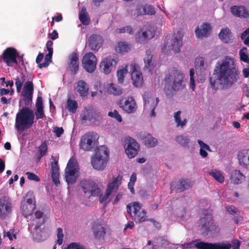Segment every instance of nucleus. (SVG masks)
<instances>
[{"label": "nucleus", "mask_w": 249, "mask_h": 249, "mask_svg": "<svg viewBox=\"0 0 249 249\" xmlns=\"http://www.w3.org/2000/svg\"><path fill=\"white\" fill-rule=\"evenodd\" d=\"M209 174L219 183H223L224 182V177L220 171L216 170H212L209 172Z\"/></svg>", "instance_id": "nucleus-40"}, {"label": "nucleus", "mask_w": 249, "mask_h": 249, "mask_svg": "<svg viewBox=\"0 0 249 249\" xmlns=\"http://www.w3.org/2000/svg\"><path fill=\"white\" fill-rule=\"evenodd\" d=\"M231 180L234 184H240L245 179V176L238 170L232 171L231 174Z\"/></svg>", "instance_id": "nucleus-31"}, {"label": "nucleus", "mask_w": 249, "mask_h": 249, "mask_svg": "<svg viewBox=\"0 0 249 249\" xmlns=\"http://www.w3.org/2000/svg\"><path fill=\"white\" fill-rule=\"evenodd\" d=\"M80 187L85 195L88 197L98 196L101 193L98 184L90 179H83L80 182Z\"/></svg>", "instance_id": "nucleus-9"}, {"label": "nucleus", "mask_w": 249, "mask_h": 249, "mask_svg": "<svg viewBox=\"0 0 249 249\" xmlns=\"http://www.w3.org/2000/svg\"><path fill=\"white\" fill-rule=\"evenodd\" d=\"M34 114L36 120L43 119L45 116L43 109H36Z\"/></svg>", "instance_id": "nucleus-55"}, {"label": "nucleus", "mask_w": 249, "mask_h": 249, "mask_svg": "<svg viewBox=\"0 0 249 249\" xmlns=\"http://www.w3.org/2000/svg\"><path fill=\"white\" fill-rule=\"evenodd\" d=\"M231 34V30L229 28H226L221 30L219 34V37L223 42L228 43L230 41Z\"/></svg>", "instance_id": "nucleus-36"}, {"label": "nucleus", "mask_w": 249, "mask_h": 249, "mask_svg": "<svg viewBox=\"0 0 249 249\" xmlns=\"http://www.w3.org/2000/svg\"><path fill=\"white\" fill-rule=\"evenodd\" d=\"M180 111H178L174 114V118L176 123H177V126H181L183 127L184 126L186 125L187 123V120L186 119H183V120H181L180 118Z\"/></svg>", "instance_id": "nucleus-42"}, {"label": "nucleus", "mask_w": 249, "mask_h": 249, "mask_svg": "<svg viewBox=\"0 0 249 249\" xmlns=\"http://www.w3.org/2000/svg\"><path fill=\"white\" fill-rule=\"evenodd\" d=\"M53 54V52H48V53L46 54L45 57V62L38 65V67L40 69L46 68L49 66L50 63L52 62Z\"/></svg>", "instance_id": "nucleus-47"}, {"label": "nucleus", "mask_w": 249, "mask_h": 249, "mask_svg": "<svg viewBox=\"0 0 249 249\" xmlns=\"http://www.w3.org/2000/svg\"><path fill=\"white\" fill-rule=\"evenodd\" d=\"M26 175L27 176L28 179L30 180H34L37 182H38L40 180L39 177L34 173L27 172L26 173Z\"/></svg>", "instance_id": "nucleus-56"}, {"label": "nucleus", "mask_w": 249, "mask_h": 249, "mask_svg": "<svg viewBox=\"0 0 249 249\" xmlns=\"http://www.w3.org/2000/svg\"><path fill=\"white\" fill-rule=\"evenodd\" d=\"M34 85L32 82H25L21 95L25 107L19 110L16 114L15 128L18 131H23L31 127L34 122L35 114L30 108L32 102Z\"/></svg>", "instance_id": "nucleus-2"}, {"label": "nucleus", "mask_w": 249, "mask_h": 249, "mask_svg": "<svg viewBox=\"0 0 249 249\" xmlns=\"http://www.w3.org/2000/svg\"><path fill=\"white\" fill-rule=\"evenodd\" d=\"M211 28L209 24L204 23H203L201 28L197 27L195 30L196 36L198 38L207 37L210 34Z\"/></svg>", "instance_id": "nucleus-28"}, {"label": "nucleus", "mask_w": 249, "mask_h": 249, "mask_svg": "<svg viewBox=\"0 0 249 249\" xmlns=\"http://www.w3.org/2000/svg\"><path fill=\"white\" fill-rule=\"evenodd\" d=\"M77 91L82 97H86L89 92V87L88 84L83 80H79L77 82L75 88Z\"/></svg>", "instance_id": "nucleus-30"}, {"label": "nucleus", "mask_w": 249, "mask_h": 249, "mask_svg": "<svg viewBox=\"0 0 249 249\" xmlns=\"http://www.w3.org/2000/svg\"><path fill=\"white\" fill-rule=\"evenodd\" d=\"M127 66H125L117 71V75L118 81L119 83H122L124 82V75L127 72Z\"/></svg>", "instance_id": "nucleus-43"}, {"label": "nucleus", "mask_w": 249, "mask_h": 249, "mask_svg": "<svg viewBox=\"0 0 249 249\" xmlns=\"http://www.w3.org/2000/svg\"><path fill=\"white\" fill-rule=\"evenodd\" d=\"M176 140L177 142L183 146H187L189 142V140L187 137L183 136H177Z\"/></svg>", "instance_id": "nucleus-49"}, {"label": "nucleus", "mask_w": 249, "mask_h": 249, "mask_svg": "<svg viewBox=\"0 0 249 249\" xmlns=\"http://www.w3.org/2000/svg\"><path fill=\"white\" fill-rule=\"evenodd\" d=\"M248 156V150L244 149L238 152L237 157L239 164L242 166H247L246 161Z\"/></svg>", "instance_id": "nucleus-37"}, {"label": "nucleus", "mask_w": 249, "mask_h": 249, "mask_svg": "<svg viewBox=\"0 0 249 249\" xmlns=\"http://www.w3.org/2000/svg\"><path fill=\"white\" fill-rule=\"evenodd\" d=\"M109 157L108 148L102 145L95 150L94 156L91 160V163L96 170H102L106 166Z\"/></svg>", "instance_id": "nucleus-4"}, {"label": "nucleus", "mask_w": 249, "mask_h": 249, "mask_svg": "<svg viewBox=\"0 0 249 249\" xmlns=\"http://www.w3.org/2000/svg\"><path fill=\"white\" fill-rule=\"evenodd\" d=\"M54 132L55 133V135L59 137L63 133L64 129L62 127H55L54 128Z\"/></svg>", "instance_id": "nucleus-59"}, {"label": "nucleus", "mask_w": 249, "mask_h": 249, "mask_svg": "<svg viewBox=\"0 0 249 249\" xmlns=\"http://www.w3.org/2000/svg\"><path fill=\"white\" fill-rule=\"evenodd\" d=\"M80 117L82 120L88 121L90 124L96 125H99L102 121L101 113L92 106L86 107Z\"/></svg>", "instance_id": "nucleus-7"}, {"label": "nucleus", "mask_w": 249, "mask_h": 249, "mask_svg": "<svg viewBox=\"0 0 249 249\" xmlns=\"http://www.w3.org/2000/svg\"><path fill=\"white\" fill-rule=\"evenodd\" d=\"M12 203L10 198L7 196L0 198V217L5 218L11 213Z\"/></svg>", "instance_id": "nucleus-16"}, {"label": "nucleus", "mask_w": 249, "mask_h": 249, "mask_svg": "<svg viewBox=\"0 0 249 249\" xmlns=\"http://www.w3.org/2000/svg\"><path fill=\"white\" fill-rule=\"evenodd\" d=\"M117 60L112 56L106 57L100 64V68L102 71L106 74H109L112 69L115 67Z\"/></svg>", "instance_id": "nucleus-18"}, {"label": "nucleus", "mask_w": 249, "mask_h": 249, "mask_svg": "<svg viewBox=\"0 0 249 249\" xmlns=\"http://www.w3.org/2000/svg\"><path fill=\"white\" fill-rule=\"evenodd\" d=\"M244 50H247V48L244 47L242 49L239 51V55L240 60L247 63H249V57L248 54H247L244 52Z\"/></svg>", "instance_id": "nucleus-50"}, {"label": "nucleus", "mask_w": 249, "mask_h": 249, "mask_svg": "<svg viewBox=\"0 0 249 249\" xmlns=\"http://www.w3.org/2000/svg\"><path fill=\"white\" fill-rule=\"evenodd\" d=\"M15 85L17 88V91L19 93L21 91L23 84L25 81V76L21 73L20 77H18L15 79Z\"/></svg>", "instance_id": "nucleus-44"}, {"label": "nucleus", "mask_w": 249, "mask_h": 249, "mask_svg": "<svg viewBox=\"0 0 249 249\" xmlns=\"http://www.w3.org/2000/svg\"><path fill=\"white\" fill-rule=\"evenodd\" d=\"M155 36V29L150 25H147L141 29L135 35V39L138 43L146 42Z\"/></svg>", "instance_id": "nucleus-10"}, {"label": "nucleus", "mask_w": 249, "mask_h": 249, "mask_svg": "<svg viewBox=\"0 0 249 249\" xmlns=\"http://www.w3.org/2000/svg\"><path fill=\"white\" fill-rule=\"evenodd\" d=\"M48 146L46 142H43L41 143V145L38 147L39 155L37 157V160H40V159L47 153Z\"/></svg>", "instance_id": "nucleus-45"}, {"label": "nucleus", "mask_w": 249, "mask_h": 249, "mask_svg": "<svg viewBox=\"0 0 249 249\" xmlns=\"http://www.w3.org/2000/svg\"><path fill=\"white\" fill-rule=\"evenodd\" d=\"M53 161L51 162V174L53 182L57 186L59 183V172L58 165V161L55 160L53 156H52Z\"/></svg>", "instance_id": "nucleus-24"}, {"label": "nucleus", "mask_w": 249, "mask_h": 249, "mask_svg": "<svg viewBox=\"0 0 249 249\" xmlns=\"http://www.w3.org/2000/svg\"><path fill=\"white\" fill-rule=\"evenodd\" d=\"M231 13L237 17L247 18L249 13L247 10L243 6L234 5L231 8Z\"/></svg>", "instance_id": "nucleus-27"}, {"label": "nucleus", "mask_w": 249, "mask_h": 249, "mask_svg": "<svg viewBox=\"0 0 249 249\" xmlns=\"http://www.w3.org/2000/svg\"><path fill=\"white\" fill-rule=\"evenodd\" d=\"M53 42L52 40H48L46 44L48 52H53Z\"/></svg>", "instance_id": "nucleus-63"}, {"label": "nucleus", "mask_w": 249, "mask_h": 249, "mask_svg": "<svg viewBox=\"0 0 249 249\" xmlns=\"http://www.w3.org/2000/svg\"><path fill=\"white\" fill-rule=\"evenodd\" d=\"M232 245H231V247H232V249H239V248H240V241H238V240H235V241H234L233 242H232ZM231 248H230L231 249Z\"/></svg>", "instance_id": "nucleus-64"}, {"label": "nucleus", "mask_w": 249, "mask_h": 249, "mask_svg": "<svg viewBox=\"0 0 249 249\" xmlns=\"http://www.w3.org/2000/svg\"><path fill=\"white\" fill-rule=\"evenodd\" d=\"M36 109H43L42 98L41 96H38L36 103Z\"/></svg>", "instance_id": "nucleus-58"}, {"label": "nucleus", "mask_w": 249, "mask_h": 249, "mask_svg": "<svg viewBox=\"0 0 249 249\" xmlns=\"http://www.w3.org/2000/svg\"><path fill=\"white\" fill-rule=\"evenodd\" d=\"M97 137V134L94 132H89L83 135L80 140L79 146L80 148L85 151L91 150L93 141Z\"/></svg>", "instance_id": "nucleus-15"}, {"label": "nucleus", "mask_w": 249, "mask_h": 249, "mask_svg": "<svg viewBox=\"0 0 249 249\" xmlns=\"http://www.w3.org/2000/svg\"><path fill=\"white\" fill-rule=\"evenodd\" d=\"M82 64L83 68L87 72L92 73L96 68V57L91 52L87 53L82 58Z\"/></svg>", "instance_id": "nucleus-12"}, {"label": "nucleus", "mask_w": 249, "mask_h": 249, "mask_svg": "<svg viewBox=\"0 0 249 249\" xmlns=\"http://www.w3.org/2000/svg\"><path fill=\"white\" fill-rule=\"evenodd\" d=\"M197 142L200 145V148L199 150L200 155L203 157L205 158L208 156V153L206 152V150H208L211 151L210 148L209 146L204 142H203L202 141L198 140Z\"/></svg>", "instance_id": "nucleus-39"}, {"label": "nucleus", "mask_w": 249, "mask_h": 249, "mask_svg": "<svg viewBox=\"0 0 249 249\" xmlns=\"http://www.w3.org/2000/svg\"><path fill=\"white\" fill-rule=\"evenodd\" d=\"M23 203L28 204L30 205H32L33 206H36L35 199L34 196L28 198L26 200V201L23 202Z\"/></svg>", "instance_id": "nucleus-61"}, {"label": "nucleus", "mask_w": 249, "mask_h": 249, "mask_svg": "<svg viewBox=\"0 0 249 249\" xmlns=\"http://www.w3.org/2000/svg\"><path fill=\"white\" fill-rule=\"evenodd\" d=\"M193 185V182L188 179H180L179 184H178L176 191L177 192H182L189 188L191 187Z\"/></svg>", "instance_id": "nucleus-33"}, {"label": "nucleus", "mask_w": 249, "mask_h": 249, "mask_svg": "<svg viewBox=\"0 0 249 249\" xmlns=\"http://www.w3.org/2000/svg\"><path fill=\"white\" fill-rule=\"evenodd\" d=\"M184 249H192L195 247L196 249H230L231 245L230 243L225 244L224 243H211L199 241L196 239L189 243L182 244Z\"/></svg>", "instance_id": "nucleus-5"}, {"label": "nucleus", "mask_w": 249, "mask_h": 249, "mask_svg": "<svg viewBox=\"0 0 249 249\" xmlns=\"http://www.w3.org/2000/svg\"><path fill=\"white\" fill-rule=\"evenodd\" d=\"M117 32L120 34L126 32L130 35L133 33V28L131 26H126L125 27L118 29L117 30Z\"/></svg>", "instance_id": "nucleus-52"}, {"label": "nucleus", "mask_w": 249, "mask_h": 249, "mask_svg": "<svg viewBox=\"0 0 249 249\" xmlns=\"http://www.w3.org/2000/svg\"><path fill=\"white\" fill-rule=\"evenodd\" d=\"M239 74L233 60L226 57L216 63L213 71L215 79L210 78L211 87L215 89H227L237 82Z\"/></svg>", "instance_id": "nucleus-1"}, {"label": "nucleus", "mask_w": 249, "mask_h": 249, "mask_svg": "<svg viewBox=\"0 0 249 249\" xmlns=\"http://www.w3.org/2000/svg\"><path fill=\"white\" fill-rule=\"evenodd\" d=\"M136 12L138 16L144 15H154L156 13L154 7L150 5L138 7L136 9Z\"/></svg>", "instance_id": "nucleus-29"}, {"label": "nucleus", "mask_w": 249, "mask_h": 249, "mask_svg": "<svg viewBox=\"0 0 249 249\" xmlns=\"http://www.w3.org/2000/svg\"><path fill=\"white\" fill-rule=\"evenodd\" d=\"M122 179L123 176L118 175L112 181L108 184L106 190L107 192V194H109L110 195L112 194L114 195L116 193L120 185L121 184Z\"/></svg>", "instance_id": "nucleus-26"}, {"label": "nucleus", "mask_w": 249, "mask_h": 249, "mask_svg": "<svg viewBox=\"0 0 249 249\" xmlns=\"http://www.w3.org/2000/svg\"><path fill=\"white\" fill-rule=\"evenodd\" d=\"M18 55V53L16 49L9 47L3 51L2 55L0 56V60L2 59L8 66L12 67L14 66V64H18L17 60Z\"/></svg>", "instance_id": "nucleus-11"}, {"label": "nucleus", "mask_w": 249, "mask_h": 249, "mask_svg": "<svg viewBox=\"0 0 249 249\" xmlns=\"http://www.w3.org/2000/svg\"><path fill=\"white\" fill-rule=\"evenodd\" d=\"M64 235L63 233V230L61 228H58L57 229V239L56 241V244L59 245H62L63 241Z\"/></svg>", "instance_id": "nucleus-51"}, {"label": "nucleus", "mask_w": 249, "mask_h": 249, "mask_svg": "<svg viewBox=\"0 0 249 249\" xmlns=\"http://www.w3.org/2000/svg\"><path fill=\"white\" fill-rule=\"evenodd\" d=\"M99 196H100L99 197L100 202L102 203L104 201H106L107 199V198H108V197L110 196V195L109 194H107V192L106 191V193L104 195L100 194Z\"/></svg>", "instance_id": "nucleus-60"}, {"label": "nucleus", "mask_w": 249, "mask_h": 249, "mask_svg": "<svg viewBox=\"0 0 249 249\" xmlns=\"http://www.w3.org/2000/svg\"><path fill=\"white\" fill-rule=\"evenodd\" d=\"M103 37L99 35L93 34L88 39V45L93 51H98L103 43Z\"/></svg>", "instance_id": "nucleus-20"}, {"label": "nucleus", "mask_w": 249, "mask_h": 249, "mask_svg": "<svg viewBox=\"0 0 249 249\" xmlns=\"http://www.w3.org/2000/svg\"><path fill=\"white\" fill-rule=\"evenodd\" d=\"M92 230L94 237L98 239H104L106 233L105 227L98 222L93 223Z\"/></svg>", "instance_id": "nucleus-25"}, {"label": "nucleus", "mask_w": 249, "mask_h": 249, "mask_svg": "<svg viewBox=\"0 0 249 249\" xmlns=\"http://www.w3.org/2000/svg\"><path fill=\"white\" fill-rule=\"evenodd\" d=\"M199 224L201 226V230L203 233H208L212 231L214 227L213 219L211 214H205L199 220Z\"/></svg>", "instance_id": "nucleus-17"}, {"label": "nucleus", "mask_w": 249, "mask_h": 249, "mask_svg": "<svg viewBox=\"0 0 249 249\" xmlns=\"http://www.w3.org/2000/svg\"><path fill=\"white\" fill-rule=\"evenodd\" d=\"M153 55L151 53L150 50H148L146 51V54L144 58H143L144 62V69H146L149 71H151L152 67L153 65L152 63Z\"/></svg>", "instance_id": "nucleus-34"}, {"label": "nucleus", "mask_w": 249, "mask_h": 249, "mask_svg": "<svg viewBox=\"0 0 249 249\" xmlns=\"http://www.w3.org/2000/svg\"><path fill=\"white\" fill-rule=\"evenodd\" d=\"M108 90L109 92L115 95H119L122 93V89L120 88L116 87L115 85L113 83L109 84Z\"/></svg>", "instance_id": "nucleus-48"}, {"label": "nucleus", "mask_w": 249, "mask_h": 249, "mask_svg": "<svg viewBox=\"0 0 249 249\" xmlns=\"http://www.w3.org/2000/svg\"><path fill=\"white\" fill-rule=\"evenodd\" d=\"M142 205L138 202L133 203V212H131L132 206L129 204L126 206L127 213L131 216L132 219L137 223H140L146 220V212L142 209Z\"/></svg>", "instance_id": "nucleus-8"}, {"label": "nucleus", "mask_w": 249, "mask_h": 249, "mask_svg": "<svg viewBox=\"0 0 249 249\" xmlns=\"http://www.w3.org/2000/svg\"><path fill=\"white\" fill-rule=\"evenodd\" d=\"M117 47V50L121 53L128 52L131 48L129 44L123 42H119Z\"/></svg>", "instance_id": "nucleus-46"}, {"label": "nucleus", "mask_w": 249, "mask_h": 249, "mask_svg": "<svg viewBox=\"0 0 249 249\" xmlns=\"http://www.w3.org/2000/svg\"><path fill=\"white\" fill-rule=\"evenodd\" d=\"M48 37L52 40L58 38V34L56 30H53L52 33L48 34Z\"/></svg>", "instance_id": "nucleus-62"}, {"label": "nucleus", "mask_w": 249, "mask_h": 249, "mask_svg": "<svg viewBox=\"0 0 249 249\" xmlns=\"http://www.w3.org/2000/svg\"><path fill=\"white\" fill-rule=\"evenodd\" d=\"M118 105L123 110L129 114L135 112L137 109L136 101L132 96L122 98Z\"/></svg>", "instance_id": "nucleus-14"}, {"label": "nucleus", "mask_w": 249, "mask_h": 249, "mask_svg": "<svg viewBox=\"0 0 249 249\" xmlns=\"http://www.w3.org/2000/svg\"><path fill=\"white\" fill-rule=\"evenodd\" d=\"M79 18L80 22L83 25H87L89 24L90 18L87 14V10L85 7H82L79 15Z\"/></svg>", "instance_id": "nucleus-38"}, {"label": "nucleus", "mask_w": 249, "mask_h": 249, "mask_svg": "<svg viewBox=\"0 0 249 249\" xmlns=\"http://www.w3.org/2000/svg\"><path fill=\"white\" fill-rule=\"evenodd\" d=\"M164 90L166 94L169 90V87L174 91L182 90L185 86L184 74L177 68H173L164 78Z\"/></svg>", "instance_id": "nucleus-3"}, {"label": "nucleus", "mask_w": 249, "mask_h": 249, "mask_svg": "<svg viewBox=\"0 0 249 249\" xmlns=\"http://www.w3.org/2000/svg\"><path fill=\"white\" fill-rule=\"evenodd\" d=\"M131 70H132L131 79L133 85L136 87L141 86L143 83V77L142 72L137 69L135 65H131Z\"/></svg>", "instance_id": "nucleus-21"}, {"label": "nucleus", "mask_w": 249, "mask_h": 249, "mask_svg": "<svg viewBox=\"0 0 249 249\" xmlns=\"http://www.w3.org/2000/svg\"><path fill=\"white\" fill-rule=\"evenodd\" d=\"M70 62L68 64V68L75 75L79 69V55L77 53L73 52L69 56Z\"/></svg>", "instance_id": "nucleus-22"}, {"label": "nucleus", "mask_w": 249, "mask_h": 249, "mask_svg": "<svg viewBox=\"0 0 249 249\" xmlns=\"http://www.w3.org/2000/svg\"><path fill=\"white\" fill-rule=\"evenodd\" d=\"M78 107L77 103L75 100L68 99L67 101L68 110L73 113H75Z\"/></svg>", "instance_id": "nucleus-41"}, {"label": "nucleus", "mask_w": 249, "mask_h": 249, "mask_svg": "<svg viewBox=\"0 0 249 249\" xmlns=\"http://www.w3.org/2000/svg\"><path fill=\"white\" fill-rule=\"evenodd\" d=\"M195 66L197 77H199L200 80H204L206 64L205 63L204 59L201 57H197L195 61Z\"/></svg>", "instance_id": "nucleus-19"}, {"label": "nucleus", "mask_w": 249, "mask_h": 249, "mask_svg": "<svg viewBox=\"0 0 249 249\" xmlns=\"http://www.w3.org/2000/svg\"><path fill=\"white\" fill-rule=\"evenodd\" d=\"M108 116L116 119L119 122H121L122 121L121 116L119 114L116 110H114L113 112L109 111L108 113Z\"/></svg>", "instance_id": "nucleus-53"}, {"label": "nucleus", "mask_w": 249, "mask_h": 249, "mask_svg": "<svg viewBox=\"0 0 249 249\" xmlns=\"http://www.w3.org/2000/svg\"><path fill=\"white\" fill-rule=\"evenodd\" d=\"M142 141L144 145L149 147H155L158 143L157 140L150 134H147L144 135L143 137Z\"/></svg>", "instance_id": "nucleus-32"}, {"label": "nucleus", "mask_w": 249, "mask_h": 249, "mask_svg": "<svg viewBox=\"0 0 249 249\" xmlns=\"http://www.w3.org/2000/svg\"><path fill=\"white\" fill-rule=\"evenodd\" d=\"M20 209L24 216L27 217L33 214L36 209V206L22 202Z\"/></svg>", "instance_id": "nucleus-35"}, {"label": "nucleus", "mask_w": 249, "mask_h": 249, "mask_svg": "<svg viewBox=\"0 0 249 249\" xmlns=\"http://www.w3.org/2000/svg\"><path fill=\"white\" fill-rule=\"evenodd\" d=\"M79 165L74 158H71L65 169V178L68 185H72L79 177Z\"/></svg>", "instance_id": "nucleus-6"}, {"label": "nucleus", "mask_w": 249, "mask_h": 249, "mask_svg": "<svg viewBox=\"0 0 249 249\" xmlns=\"http://www.w3.org/2000/svg\"><path fill=\"white\" fill-rule=\"evenodd\" d=\"M183 35L180 31H178L172 39L170 46V50L173 51L174 53L180 52V48L182 45Z\"/></svg>", "instance_id": "nucleus-23"}, {"label": "nucleus", "mask_w": 249, "mask_h": 249, "mask_svg": "<svg viewBox=\"0 0 249 249\" xmlns=\"http://www.w3.org/2000/svg\"><path fill=\"white\" fill-rule=\"evenodd\" d=\"M125 153L129 158L135 157L138 153L139 145L136 140L131 137L126 138L124 142Z\"/></svg>", "instance_id": "nucleus-13"}, {"label": "nucleus", "mask_w": 249, "mask_h": 249, "mask_svg": "<svg viewBox=\"0 0 249 249\" xmlns=\"http://www.w3.org/2000/svg\"><path fill=\"white\" fill-rule=\"evenodd\" d=\"M226 210L230 214L232 215H235L238 212L237 209L232 205L228 206L226 207Z\"/></svg>", "instance_id": "nucleus-57"}, {"label": "nucleus", "mask_w": 249, "mask_h": 249, "mask_svg": "<svg viewBox=\"0 0 249 249\" xmlns=\"http://www.w3.org/2000/svg\"><path fill=\"white\" fill-rule=\"evenodd\" d=\"M195 70L193 68H192L190 70V87L194 90L195 88V81L194 80Z\"/></svg>", "instance_id": "nucleus-54"}]
</instances>
